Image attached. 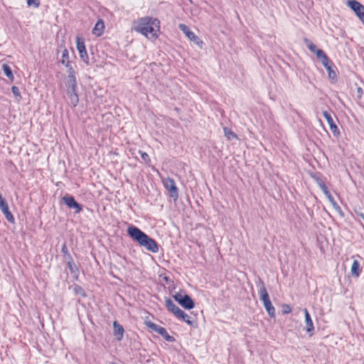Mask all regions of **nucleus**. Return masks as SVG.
Returning a JSON list of instances; mask_svg holds the SVG:
<instances>
[{"instance_id": "nucleus-1", "label": "nucleus", "mask_w": 364, "mask_h": 364, "mask_svg": "<svg viewBox=\"0 0 364 364\" xmlns=\"http://www.w3.org/2000/svg\"><path fill=\"white\" fill-rule=\"evenodd\" d=\"M132 29L149 41H156L161 33V23L157 18L143 16L133 22Z\"/></svg>"}, {"instance_id": "nucleus-2", "label": "nucleus", "mask_w": 364, "mask_h": 364, "mask_svg": "<svg viewBox=\"0 0 364 364\" xmlns=\"http://www.w3.org/2000/svg\"><path fill=\"white\" fill-rule=\"evenodd\" d=\"M128 235L137 244L152 253L159 252V245L156 242L149 237L146 233L135 226L127 228Z\"/></svg>"}, {"instance_id": "nucleus-3", "label": "nucleus", "mask_w": 364, "mask_h": 364, "mask_svg": "<svg viewBox=\"0 0 364 364\" xmlns=\"http://www.w3.org/2000/svg\"><path fill=\"white\" fill-rule=\"evenodd\" d=\"M68 77L65 81L66 93L70 98V102L73 107L78 104L79 99L77 94V81L75 72L73 68L68 70Z\"/></svg>"}, {"instance_id": "nucleus-4", "label": "nucleus", "mask_w": 364, "mask_h": 364, "mask_svg": "<svg viewBox=\"0 0 364 364\" xmlns=\"http://www.w3.org/2000/svg\"><path fill=\"white\" fill-rule=\"evenodd\" d=\"M146 326L151 329L152 331L158 333L167 341H173L174 338L171 336L165 328L160 326L151 321H145Z\"/></svg>"}, {"instance_id": "nucleus-5", "label": "nucleus", "mask_w": 364, "mask_h": 364, "mask_svg": "<svg viewBox=\"0 0 364 364\" xmlns=\"http://www.w3.org/2000/svg\"><path fill=\"white\" fill-rule=\"evenodd\" d=\"M178 27L189 41L195 43L200 48H203V42L186 25L181 23L178 25Z\"/></svg>"}, {"instance_id": "nucleus-6", "label": "nucleus", "mask_w": 364, "mask_h": 364, "mask_svg": "<svg viewBox=\"0 0 364 364\" xmlns=\"http://www.w3.org/2000/svg\"><path fill=\"white\" fill-rule=\"evenodd\" d=\"M347 4L364 25V6L355 0L348 1Z\"/></svg>"}, {"instance_id": "nucleus-7", "label": "nucleus", "mask_w": 364, "mask_h": 364, "mask_svg": "<svg viewBox=\"0 0 364 364\" xmlns=\"http://www.w3.org/2000/svg\"><path fill=\"white\" fill-rule=\"evenodd\" d=\"M76 48L79 53L80 59L87 65H89V57L86 50L85 45L82 38H76Z\"/></svg>"}, {"instance_id": "nucleus-8", "label": "nucleus", "mask_w": 364, "mask_h": 364, "mask_svg": "<svg viewBox=\"0 0 364 364\" xmlns=\"http://www.w3.org/2000/svg\"><path fill=\"white\" fill-rule=\"evenodd\" d=\"M163 184L166 189L168 191L170 196L176 199L178 196V188L173 179L168 177L163 180Z\"/></svg>"}, {"instance_id": "nucleus-9", "label": "nucleus", "mask_w": 364, "mask_h": 364, "mask_svg": "<svg viewBox=\"0 0 364 364\" xmlns=\"http://www.w3.org/2000/svg\"><path fill=\"white\" fill-rule=\"evenodd\" d=\"M0 209L5 215V218L10 223H14V218L12 213L10 212L9 209L8 204L6 201L3 198L1 194L0 193Z\"/></svg>"}, {"instance_id": "nucleus-10", "label": "nucleus", "mask_w": 364, "mask_h": 364, "mask_svg": "<svg viewBox=\"0 0 364 364\" xmlns=\"http://www.w3.org/2000/svg\"><path fill=\"white\" fill-rule=\"evenodd\" d=\"M63 200L68 207L75 209L76 213L82 211V206L75 201L73 196H65L63 198Z\"/></svg>"}, {"instance_id": "nucleus-11", "label": "nucleus", "mask_w": 364, "mask_h": 364, "mask_svg": "<svg viewBox=\"0 0 364 364\" xmlns=\"http://www.w3.org/2000/svg\"><path fill=\"white\" fill-rule=\"evenodd\" d=\"M323 115L325 117V119H326V121L329 125L330 129L331 130L333 135L336 136H338L340 135V131H339L337 125L334 123L333 119L332 117L331 116V114L329 113H328L327 111H323Z\"/></svg>"}, {"instance_id": "nucleus-12", "label": "nucleus", "mask_w": 364, "mask_h": 364, "mask_svg": "<svg viewBox=\"0 0 364 364\" xmlns=\"http://www.w3.org/2000/svg\"><path fill=\"white\" fill-rule=\"evenodd\" d=\"M175 299L185 309H191L194 307V302L191 297H174Z\"/></svg>"}, {"instance_id": "nucleus-13", "label": "nucleus", "mask_w": 364, "mask_h": 364, "mask_svg": "<svg viewBox=\"0 0 364 364\" xmlns=\"http://www.w3.org/2000/svg\"><path fill=\"white\" fill-rule=\"evenodd\" d=\"M166 304L168 310L172 312L177 318L183 315V311L176 306L170 299L166 300Z\"/></svg>"}, {"instance_id": "nucleus-14", "label": "nucleus", "mask_w": 364, "mask_h": 364, "mask_svg": "<svg viewBox=\"0 0 364 364\" xmlns=\"http://www.w3.org/2000/svg\"><path fill=\"white\" fill-rule=\"evenodd\" d=\"M263 301L265 309L267 310L269 316L272 318L275 317V309L273 306L269 297H261Z\"/></svg>"}, {"instance_id": "nucleus-15", "label": "nucleus", "mask_w": 364, "mask_h": 364, "mask_svg": "<svg viewBox=\"0 0 364 364\" xmlns=\"http://www.w3.org/2000/svg\"><path fill=\"white\" fill-rule=\"evenodd\" d=\"M105 31V23L102 19H99L95 23L92 33L97 37L101 36Z\"/></svg>"}, {"instance_id": "nucleus-16", "label": "nucleus", "mask_w": 364, "mask_h": 364, "mask_svg": "<svg viewBox=\"0 0 364 364\" xmlns=\"http://www.w3.org/2000/svg\"><path fill=\"white\" fill-rule=\"evenodd\" d=\"M114 336L118 341H120L123 338L124 330L122 325L119 324L117 321H114Z\"/></svg>"}, {"instance_id": "nucleus-17", "label": "nucleus", "mask_w": 364, "mask_h": 364, "mask_svg": "<svg viewBox=\"0 0 364 364\" xmlns=\"http://www.w3.org/2000/svg\"><path fill=\"white\" fill-rule=\"evenodd\" d=\"M304 314H305V322H306V330L309 333H312L314 330V323L311 320V316H310L309 311H307V309L304 310ZM311 335H312V333H311Z\"/></svg>"}, {"instance_id": "nucleus-18", "label": "nucleus", "mask_w": 364, "mask_h": 364, "mask_svg": "<svg viewBox=\"0 0 364 364\" xmlns=\"http://www.w3.org/2000/svg\"><path fill=\"white\" fill-rule=\"evenodd\" d=\"M350 273H351V275L355 278L359 277V276L360 274V263L356 259H354L352 263V265L350 267Z\"/></svg>"}, {"instance_id": "nucleus-19", "label": "nucleus", "mask_w": 364, "mask_h": 364, "mask_svg": "<svg viewBox=\"0 0 364 364\" xmlns=\"http://www.w3.org/2000/svg\"><path fill=\"white\" fill-rule=\"evenodd\" d=\"M314 54L321 60L323 66H326L327 63L330 61L326 53L321 49H318Z\"/></svg>"}, {"instance_id": "nucleus-20", "label": "nucleus", "mask_w": 364, "mask_h": 364, "mask_svg": "<svg viewBox=\"0 0 364 364\" xmlns=\"http://www.w3.org/2000/svg\"><path fill=\"white\" fill-rule=\"evenodd\" d=\"M61 63L64 65L68 68V70L73 68L69 61V53L66 48H65L63 51Z\"/></svg>"}, {"instance_id": "nucleus-21", "label": "nucleus", "mask_w": 364, "mask_h": 364, "mask_svg": "<svg viewBox=\"0 0 364 364\" xmlns=\"http://www.w3.org/2000/svg\"><path fill=\"white\" fill-rule=\"evenodd\" d=\"M2 70L4 75L11 81L13 82L14 80V76L13 75L12 70L10 66L7 64L2 65Z\"/></svg>"}, {"instance_id": "nucleus-22", "label": "nucleus", "mask_w": 364, "mask_h": 364, "mask_svg": "<svg viewBox=\"0 0 364 364\" xmlns=\"http://www.w3.org/2000/svg\"><path fill=\"white\" fill-rule=\"evenodd\" d=\"M223 132H224V134H225V137L228 140H232V139H237V136L236 135V134L234 133L231 129H230L228 127H224L223 128Z\"/></svg>"}, {"instance_id": "nucleus-23", "label": "nucleus", "mask_w": 364, "mask_h": 364, "mask_svg": "<svg viewBox=\"0 0 364 364\" xmlns=\"http://www.w3.org/2000/svg\"><path fill=\"white\" fill-rule=\"evenodd\" d=\"M257 287L258 289L259 296H268V293L266 290L264 283L260 280L257 282Z\"/></svg>"}, {"instance_id": "nucleus-24", "label": "nucleus", "mask_w": 364, "mask_h": 364, "mask_svg": "<svg viewBox=\"0 0 364 364\" xmlns=\"http://www.w3.org/2000/svg\"><path fill=\"white\" fill-rule=\"evenodd\" d=\"M304 42L306 47L309 48V50L315 53L316 51L318 49L316 48V46L308 38H304Z\"/></svg>"}, {"instance_id": "nucleus-25", "label": "nucleus", "mask_w": 364, "mask_h": 364, "mask_svg": "<svg viewBox=\"0 0 364 364\" xmlns=\"http://www.w3.org/2000/svg\"><path fill=\"white\" fill-rule=\"evenodd\" d=\"M324 68L327 70L328 71V77L331 78V79H336V73H335V71L333 70V69L331 68V65H330V61H328L327 63V65L326 66H324Z\"/></svg>"}, {"instance_id": "nucleus-26", "label": "nucleus", "mask_w": 364, "mask_h": 364, "mask_svg": "<svg viewBox=\"0 0 364 364\" xmlns=\"http://www.w3.org/2000/svg\"><path fill=\"white\" fill-rule=\"evenodd\" d=\"M178 318L182 319L183 321H185L189 326H193V321L192 320H191V318L184 311H183V315L181 316H178Z\"/></svg>"}, {"instance_id": "nucleus-27", "label": "nucleus", "mask_w": 364, "mask_h": 364, "mask_svg": "<svg viewBox=\"0 0 364 364\" xmlns=\"http://www.w3.org/2000/svg\"><path fill=\"white\" fill-rule=\"evenodd\" d=\"M11 92H12L13 95L15 96V97L16 98L17 101H20L21 100V95L20 91L17 87L13 86L11 87Z\"/></svg>"}, {"instance_id": "nucleus-28", "label": "nucleus", "mask_w": 364, "mask_h": 364, "mask_svg": "<svg viewBox=\"0 0 364 364\" xmlns=\"http://www.w3.org/2000/svg\"><path fill=\"white\" fill-rule=\"evenodd\" d=\"M333 206V209L341 216H343V213L342 212V210L341 207L337 204L336 201H333L332 203H331Z\"/></svg>"}, {"instance_id": "nucleus-29", "label": "nucleus", "mask_w": 364, "mask_h": 364, "mask_svg": "<svg viewBox=\"0 0 364 364\" xmlns=\"http://www.w3.org/2000/svg\"><path fill=\"white\" fill-rule=\"evenodd\" d=\"M28 6H34L38 8L40 5L39 0H26Z\"/></svg>"}, {"instance_id": "nucleus-30", "label": "nucleus", "mask_w": 364, "mask_h": 364, "mask_svg": "<svg viewBox=\"0 0 364 364\" xmlns=\"http://www.w3.org/2000/svg\"><path fill=\"white\" fill-rule=\"evenodd\" d=\"M73 292L76 294H78V295H84L85 294L82 289L79 286L74 285L73 287Z\"/></svg>"}, {"instance_id": "nucleus-31", "label": "nucleus", "mask_w": 364, "mask_h": 364, "mask_svg": "<svg viewBox=\"0 0 364 364\" xmlns=\"http://www.w3.org/2000/svg\"><path fill=\"white\" fill-rule=\"evenodd\" d=\"M139 154H141V157L144 161L145 163H146V164L150 163L151 160H150V158H149L148 154H146V152H142L141 151H139Z\"/></svg>"}, {"instance_id": "nucleus-32", "label": "nucleus", "mask_w": 364, "mask_h": 364, "mask_svg": "<svg viewBox=\"0 0 364 364\" xmlns=\"http://www.w3.org/2000/svg\"><path fill=\"white\" fill-rule=\"evenodd\" d=\"M282 313L284 314H289L291 311V308L289 305H287V304H284L282 306Z\"/></svg>"}, {"instance_id": "nucleus-33", "label": "nucleus", "mask_w": 364, "mask_h": 364, "mask_svg": "<svg viewBox=\"0 0 364 364\" xmlns=\"http://www.w3.org/2000/svg\"><path fill=\"white\" fill-rule=\"evenodd\" d=\"M320 188L321 189V191H323L324 195L326 196V198H328V196H331V194L328 191V188H327V187L326 186L325 184L324 185H321Z\"/></svg>"}, {"instance_id": "nucleus-34", "label": "nucleus", "mask_w": 364, "mask_h": 364, "mask_svg": "<svg viewBox=\"0 0 364 364\" xmlns=\"http://www.w3.org/2000/svg\"><path fill=\"white\" fill-rule=\"evenodd\" d=\"M320 188L321 189V191H323L324 195L326 196V198H328V196H331V194L328 191V188H327V187L326 186L325 184L324 185H321Z\"/></svg>"}, {"instance_id": "nucleus-35", "label": "nucleus", "mask_w": 364, "mask_h": 364, "mask_svg": "<svg viewBox=\"0 0 364 364\" xmlns=\"http://www.w3.org/2000/svg\"><path fill=\"white\" fill-rule=\"evenodd\" d=\"M320 188L321 189V191H323L324 195L326 196V198H328V196H331V194L328 191V188H327V187L326 186L325 184L324 185H321Z\"/></svg>"}, {"instance_id": "nucleus-36", "label": "nucleus", "mask_w": 364, "mask_h": 364, "mask_svg": "<svg viewBox=\"0 0 364 364\" xmlns=\"http://www.w3.org/2000/svg\"><path fill=\"white\" fill-rule=\"evenodd\" d=\"M320 188L321 189V191H323L324 195L326 196V198H328V196H331V194L328 191V188H327V187L326 186L325 184L324 185H321Z\"/></svg>"}, {"instance_id": "nucleus-37", "label": "nucleus", "mask_w": 364, "mask_h": 364, "mask_svg": "<svg viewBox=\"0 0 364 364\" xmlns=\"http://www.w3.org/2000/svg\"><path fill=\"white\" fill-rule=\"evenodd\" d=\"M68 268L70 269L71 272H74V269L75 268V266L73 262H68Z\"/></svg>"}, {"instance_id": "nucleus-38", "label": "nucleus", "mask_w": 364, "mask_h": 364, "mask_svg": "<svg viewBox=\"0 0 364 364\" xmlns=\"http://www.w3.org/2000/svg\"><path fill=\"white\" fill-rule=\"evenodd\" d=\"M316 181L318 184V186H319V188L321 187V185H324L325 183H323V181L319 178H316Z\"/></svg>"}, {"instance_id": "nucleus-39", "label": "nucleus", "mask_w": 364, "mask_h": 364, "mask_svg": "<svg viewBox=\"0 0 364 364\" xmlns=\"http://www.w3.org/2000/svg\"><path fill=\"white\" fill-rule=\"evenodd\" d=\"M62 252L64 253V254H68V249L66 247L65 245H63V248H62Z\"/></svg>"}, {"instance_id": "nucleus-40", "label": "nucleus", "mask_w": 364, "mask_h": 364, "mask_svg": "<svg viewBox=\"0 0 364 364\" xmlns=\"http://www.w3.org/2000/svg\"><path fill=\"white\" fill-rule=\"evenodd\" d=\"M327 198L329 200L330 203H332L333 201H335V200L332 196H328V197Z\"/></svg>"}, {"instance_id": "nucleus-41", "label": "nucleus", "mask_w": 364, "mask_h": 364, "mask_svg": "<svg viewBox=\"0 0 364 364\" xmlns=\"http://www.w3.org/2000/svg\"><path fill=\"white\" fill-rule=\"evenodd\" d=\"M358 215L362 218L364 220V214H363L362 213H358Z\"/></svg>"}, {"instance_id": "nucleus-42", "label": "nucleus", "mask_w": 364, "mask_h": 364, "mask_svg": "<svg viewBox=\"0 0 364 364\" xmlns=\"http://www.w3.org/2000/svg\"><path fill=\"white\" fill-rule=\"evenodd\" d=\"M174 296H179V295H178V294H176Z\"/></svg>"}]
</instances>
